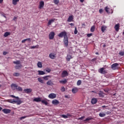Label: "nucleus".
I'll use <instances>...</instances> for the list:
<instances>
[{"mask_svg":"<svg viewBox=\"0 0 124 124\" xmlns=\"http://www.w3.org/2000/svg\"><path fill=\"white\" fill-rule=\"evenodd\" d=\"M84 0H80V2H84Z\"/></svg>","mask_w":124,"mask_h":124,"instance_id":"680f3d73","label":"nucleus"},{"mask_svg":"<svg viewBox=\"0 0 124 124\" xmlns=\"http://www.w3.org/2000/svg\"><path fill=\"white\" fill-rule=\"evenodd\" d=\"M16 90H17V91H18V92H22L23 91V88L20 86H17V87L16 88Z\"/></svg>","mask_w":124,"mask_h":124,"instance_id":"72a5a7b5","label":"nucleus"},{"mask_svg":"<svg viewBox=\"0 0 124 124\" xmlns=\"http://www.w3.org/2000/svg\"><path fill=\"white\" fill-rule=\"evenodd\" d=\"M16 19H17V17L16 16H14V17L13 18L14 21H15Z\"/></svg>","mask_w":124,"mask_h":124,"instance_id":"13d9d810","label":"nucleus"},{"mask_svg":"<svg viewBox=\"0 0 124 124\" xmlns=\"http://www.w3.org/2000/svg\"><path fill=\"white\" fill-rule=\"evenodd\" d=\"M104 68H101L99 69V73H101V74H106L107 73V70H104Z\"/></svg>","mask_w":124,"mask_h":124,"instance_id":"20e7f679","label":"nucleus"},{"mask_svg":"<svg viewBox=\"0 0 124 124\" xmlns=\"http://www.w3.org/2000/svg\"><path fill=\"white\" fill-rule=\"evenodd\" d=\"M61 116H62V118H64V119H67L68 118L67 115H65L64 114H62Z\"/></svg>","mask_w":124,"mask_h":124,"instance_id":"a18cd8bd","label":"nucleus"},{"mask_svg":"<svg viewBox=\"0 0 124 124\" xmlns=\"http://www.w3.org/2000/svg\"><path fill=\"white\" fill-rule=\"evenodd\" d=\"M11 33L10 32H5L3 35L4 37H7V36L10 35Z\"/></svg>","mask_w":124,"mask_h":124,"instance_id":"4be33fe9","label":"nucleus"},{"mask_svg":"<svg viewBox=\"0 0 124 124\" xmlns=\"http://www.w3.org/2000/svg\"><path fill=\"white\" fill-rule=\"evenodd\" d=\"M59 37H61L62 38V37H67V33H66V31H62L60 33L58 34Z\"/></svg>","mask_w":124,"mask_h":124,"instance_id":"7ed1b4c3","label":"nucleus"},{"mask_svg":"<svg viewBox=\"0 0 124 124\" xmlns=\"http://www.w3.org/2000/svg\"><path fill=\"white\" fill-rule=\"evenodd\" d=\"M103 47H106V45H104L103 46Z\"/></svg>","mask_w":124,"mask_h":124,"instance_id":"774afa93","label":"nucleus"},{"mask_svg":"<svg viewBox=\"0 0 124 124\" xmlns=\"http://www.w3.org/2000/svg\"><path fill=\"white\" fill-rule=\"evenodd\" d=\"M55 19H50L48 21V22L47 23V26H50L51 25L52 23H54L55 22Z\"/></svg>","mask_w":124,"mask_h":124,"instance_id":"6ab92c4d","label":"nucleus"},{"mask_svg":"<svg viewBox=\"0 0 124 124\" xmlns=\"http://www.w3.org/2000/svg\"><path fill=\"white\" fill-rule=\"evenodd\" d=\"M7 54V52L6 51H4L3 53V55H4V56H5V55H6Z\"/></svg>","mask_w":124,"mask_h":124,"instance_id":"6e6d98bb","label":"nucleus"},{"mask_svg":"<svg viewBox=\"0 0 124 124\" xmlns=\"http://www.w3.org/2000/svg\"><path fill=\"white\" fill-rule=\"evenodd\" d=\"M59 82L61 84H66L67 83V80L65 79L64 80H60Z\"/></svg>","mask_w":124,"mask_h":124,"instance_id":"c85d7f7f","label":"nucleus"},{"mask_svg":"<svg viewBox=\"0 0 124 124\" xmlns=\"http://www.w3.org/2000/svg\"><path fill=\"white\" fill-rule=\"evenodd\" d=\"M61 92H62V93H63L64 92H65V88H64V87H62L61 88Z\"/></svg>","mask_w":124,"mask_h":124,"instance_id":"c03bdc74","label":"nucleus"},{"mask_svg":"<svg viewBox=\"0 0 124 124\" xmlns=\"http://www.w3.org/2000/svg\"><path fill=\"white\" fill-rule=\"evenodd\" d=\"M105 107H106V106H102V108H105Z\"/></svg>","mask_w":124,"mask_h":124,"instance_id":"e2e57ef3","label":"nucleus"},{"mask_svg":"<svg viewBox=\"0 0 124 124\" xmlns=\"http://www.w3.org/2000/svg\"><path fill=\"white\" fill-rule=\"evenodd\" d=\"M2 111L3 112V113H4V114H10V113L11 112V109L6 108L2 109Z\"/></svg>","mask_w":124,"mask_h":124,"instance_id":"9d476101","label":"nucleus"},{"mask_svg":"<svg viewBox=\"0 0 124 124\" xmlns=\"http://www.w3.org/2000/svg\"><path fill=\"white\" fill-rule=\"evenodd\" d=\"M106 30V27H105V26H103L101 27V31L103 32H104V31H105V30Z\"/></svg>","mask_w":124,"mask_h":124,"instance_id":"e433bc0d","label":"nucleus"},{"mask_svg":"<svg viewBox=\"0 0 124 124\" xmlns=\"http://www.w3.org/2000/svg\"><path fill=\"white\" fill-rule=\"evenodd\" d=\"M46 85H47V86H53V85H54V83H53V81H52V80H49L46 82Z\"/></svg>","mask_w":124,"mask_h":124,"instance_id":"dca6fc26","label":"nucleus"},{"mask_svg":"<svg viewBox=\"0 0 124 124\" xmlns=\"http://www.w3.org/2000/svg\"><path fill=\"white\" fill-rule=\"evenodd\" d=\"M11 87L12 88V89H13V88H15L16 89H17V88L18 87V85H17L16 84L12 83L11 85Z\"/></svg>","mask_w":124,"mask_h":124,"instance_id":"393cba45","label":"nucleus"},{"mask_svg":"<svg viewBox=\"0 0 124 124\" xmlns=\"http://www.w3.org/2000/svg\"><path fill=\"white\" fill-rule=\"evenodd\" d=\"M38 81L40 83H42V84H44V81H43V79H42L41 78H38Z\"/></svg>","mask_w":124,"mask_h":124,"instance_id":"c9c22d12","label":"nucleus"},{"mask_svg":"<svg viewBox=\"0 0 124 124\" xmlns=\"http://www.w3.org/2000/svg\"><path fill=\"white\" fill-rule=\"evenodd\" d=\"M67 117H72V115H71V114H70V113H67Z\"/></svg>","mask_w":124,"mask_h":124,"instance_id":"603ef678","label":"nucleus"},{"mask_svg":"<svg viewBox=\"0 0 124 124\" xmlns=\"http://www.w3.org/2000/svg\"><path fill=\"white\" fill-rule=\"evenodd\" d=\"M48 97L51 99H54V98H56V97H57V94L54 93H51L48 95Z\"/></svg>","mask_w":124,"mask_h":124,"instance_id":"423d86ee","label":"nucleus"},{"mask_svg":"<svg viewBox=\"0 0 124 124\" xmlns=\"http://www.w3.org/2000/svg\"><path fill=\"white\" fill-rule=\"evenodd\" d=\"M114 29L116 31H119V30H120V24H116L114 27Z\"/></svg>","mask_w":124,"mask_h":124,"instance_id":"f3484780","label":"nucleus"},{"mask_svg":"<svg viewBox=\"0 0 124 124\" xmlns=\"http://www.w3.org/2000/svg\"><path fill=\"white\" fill-rule=\"evenodd\" d=\"M3 2V0H0V3Z\"/></svg>","mask_w":124,"mask_h":124,"instance_id":"bf43d9fd","label":"nucleus"},{"mask_svg":"<svg viewBox=\"0 0 124 124\" xmlns=\"http://www.w3.org/2000/svg\"><path fill=\"white\" fill-rule=\"evenodd\" d=\"M61 76L62 78L66 77V76H68V73L66 71H63Z\"/></svg>","mask_w":124,"mask_h":124,"instance_id":"0eeeda50","label":"nucleus"},{"mask_svg":"<svg viewBox=\"0 0 124 124\" xmlns=\"http://www.w3.org/2000/svg\"><path fill=\"white\" fill-rule=\"evenodd\" d=\"M46 72H48V73H50V72H51V70L50 69V68H47L46 69Z\"/></svg>","mask_w":124,"mask_h":124,"instance_id":"de8ad7c7","label":"nucleus"},{"mask_svg":"<svg viewBox=\"0 0 124 124\" xmlns=\"http://www.w3.org/2000/svg\"><path fill=\"white\" fill-rule=\"evenodd\" d=\"M44 7V1H40V3L39 5V9H41L42 8H43Z\"/></svg>","mask_w":124,"mask_h":124,"instance_id":"9b49d317","label":"nucleus"},{"mask_svg":"<svg viewBox=\"0 0 124 124\" xmlns=\"http://www.w3.org/2000/svg\"><path fill=\"white\" fill-rule=\"evenodd\" d=\"M82 26H86V25H85V23H84V24H82Z\"/></svg>","mask_w":124,"mask_h":124,"instance_id":"338daca9","label":"nucleus"},{"mask_svg":"<svg viewBox=\"0 0 124 124\" xmlns=\"http://www.w3.org/2000/svg\"><path fill=\"white\" fill-rule=\"evenodd\" d=\"M54 37H55V32H51L49 34V39H54Z\"/></svg>","mask_w":124,"mask_h":124,"instance_id":"1a4fd4ad","label":"nucleus"},{"mask_svg":"<svg viewBox=\"0 0 124 124\" xmlns=\"http://www.w3.org/2000/svg\"><path fill=\"white\" fill-rule=\"evenodd\" d=\"M99 117H101V118H103V117H105L106 116V114L105 113H100L99 114Z\"/></svg>","mask_w":124,"mask_h":124,"instance_id":"2f4dec72","label":"nucleus"},{"mask_svg":"<svg viewBox=\"0 0 124 124\" xmlns=\"http://www.w3.org/2000/svg\"><path fill=\"white\" fill-rule=\"evenodd\" d=\"M119 54L120 55V56H124V51H120Z\"/></svg>","mask_w":124,"mask_h":124,"instance_id":"37998d69","label":"nucleus"},{"mask_svg":"<svg viewBox=\"0 0 124 124\" xmlns=\"http://www.w3.org/2000/svg\"><path fill=\"white\" fill-rule=\"evenodd\" d=\"M95 30V26L93 25V26L91 27L90 31H91L92 32H93V31H94V30Z\"/></svg>","mask_w":124,"mask_h":124,"instance_id":"473e14b6","label":"nucleus"},{"mask_svg":"<svg viewBox=\"0 0 124 124\" xmlns=\"http://www.w3.org/2000/svg\"><path fill=\"white\" fill-rule=\"evenodd\" d=\"M20 0H13L12 3L14 5H16L17 4V2H19Z\"/></svg>","mask_w":124,"mask_h":124,"instance_id":"bb28decb","label":"nucleus"},{"mask_svg":"<svg viewBox=\"0 0 124 124\" xmlns=\"http://www.w3.org/2000/svg\"><path fill=\"white\" fill-rule=\"evenodd\" d=\"M55 4H59L60 1L59 0H53Z\"/></svg>","mask_w":124,"mask_h":124,"instance_id":"ea45409f","label":"nucleus"},{"mask_svg":"<svg viewBox=\"0 0 124 124\" xmlns=\"http://www.w3.org/2000/svg\"><path fill=\"white\" fill-rule=\"evenodd\" d=\"M95 61V59H93V60H92V61H93V62H94Z\"/></svg>","mask_w":124,"mask_h":124,"instance_id":"69168bd1","label":"nucleus"},{"mask_svg":"<svg viewBox=\"0 0 124 124\" xmlns=\"http://www.w3.org/2000/svg\"><path fill=\"white\" fill-rule=\"evenodd\" d=\"M71 59H73V57H72V56H71L69 54H68L66 58V60L67 62H70V60H71Z\"/></svg>","mask_w":124,"mask_h":124,"instance_id":"ddd939ff","label":"nucleus"},{"mask_svg":"<svg viewBox=\"0 0 124 124\" xmlns=\"http://www.w3.org/2000/svg\"><path fill=\"white\" fill-rule=\"evenodd\" d=\"M24 92L25 93H30L32 92V89H25L24 90Z\"/></svg>","mask_w":124,"mask_h":124,"instance_id":"f8f14e48","label":"nucleus"},{"mask_svg":"<svg viewBox=\"0 0 124 124\" xmlns=\"http://www.w3.org/2000/svg\"><path fill=\"white\" fill-rule=\"evenodd\" d=\"M27 39V41L28 40V41L31 42V38H27V39Z\"/></svg>","mask_w":124,"mask_h":124,"instance_id":"4d7b16f0","label":"nucleus"},{"mask_svg":"<svg viewBox=\"0 0 124 124\" xmlns=\"http://www.w3.org/2000/svg\"><path fill=\"white\" fill-rule=\"evenodd\" d=\"M81 84H82V81H81V80H78L77 83V85L80 86V85H81Z\"/></svg>","mask_w":124,"mask_h":124,"instance_id":"58836bf2","label":"nucleus"},{"mask_svg":"<svg viewBox=\"0 0 124 124\" xmlns=\"http://www.w3.org/2000/svg\"><path fill=\"white\" fill-rule=\"evenodd\" d=\"M26 41H27V39H24L22 41V43H24V42H26Z\"/></svg>","mask_w":124,"mask_h":124,"instance_id":"864d4df0","label":"nucleus"},{"mask_svg":"<svg viewBox=\"0 0 124 124\" xmlns=\"http://www.w3.org/2000/svg\"><path fill=\"white\" fill-rule=\"evenodd\" d=\"M39 46L36 45V46H33L31 47V49H35V48H38Z\"/></svg>","mask_w":124,"mask_h":124,"instance_id":"79ce46f5","label":"nucleus"},{"mask_svg":"<svg viewBox=\"0 0 124 124\" xmlns=\"http://www.w3.org/2000/svg\"><path fill=\"white\" fill-rule=\"evenodd\" d=\"M119 65V63H114L111 65V68H115V67H117Z\"/></svg>","mask_w":124,"mask_h":124,"instance_id":"a878e982","label":"nucleus"},{"mask_svg":"<svg viewBox=\"0 0 124 124\" xmlns=\"http://www.w3.org/2000/svg\"><path fill=\"white\" fill-rule=\"evenodd\" d=\"M10 97H12L13 98H16V99L17 100H15L14 99H8L7 101V102H9V103H16L17 105H20V104H21L23 102L21 100H20L19 97H16L14 95H10Z\"/></svg>","mask_w":124,"mask_h":124,"instance_id":"f257e3e1","label":"nucleus"},{"mask_svg":"<svg viewBox=\"0 0 124 124\" xmlns=\"http://www.w3.org/2000/svg\"><path fill=\"white\" fill-rule=\"evenodd\" d=\"M49 57L51 60H55V59H56V54H55L54 53H51L49 54Z\"/></svg>","mask_w":124,"mask_h":124,"instance_id":"6e6552de","label":"nucleus"},{"mask_svg":"<svg viewBox=\"0 0 124 124\" xmlns=\"http://www.w3.org/2000/svg\"><path fill=\"white\" fill-rule=\"evenodd\" d=\"M27 118V116H23L20 118L21 120H23L25 118Z\"/></svg>","mask_w":124,"mask_h":124,"instance_id":"5fc2aeb1","label":"nucleus"},{"mask_svg":"<svg viewBox=\"0 0 124 124\" xmlns=\"http://www.w3.org/2000/svg\"><path fill=\"white\" fill-rule=\"evenodd\" d=\"M75 34H77L78 33V31H77V28L75 27V31H74Z\"/></svg>","mask_w":124,"mask_h":124,"instance_id":"49530a36","label":"nucleus"},{"mask_svg":"<svg viewBox=\"0 0 124 124\" xmlns=\"http://www.w3.org/2000/svg\"><path fill=\"white\" fill-rule=\"evenodd\" d=\"M99 12L100 14H101L103 12V10L102 9H101L99 10Z\"/></svg>","mask_w":124,"mask_h":124,"instance_id":"8fccbe9b","label":"nucleus"},{"mask_svg":"<svg viewBox=\"0 0 124 124\" xmlns=\"http://www.w3.org/2000/svg\"><path fill=\"white\" fill-rule=\"evenodd\" d=\"M13 63H14L15 64H16L15 67V68L16 69H20V68H22V65L21 64V61L17 60L16 61H14L13 62Z\"/></svg>","mask_w":124,"mask_h":124,"instance_id":"f03ea898","label":"nucleus"},{"mask_svg":"<svg viewBox=\"0 0 124 124\" xmlns=\"http://www.w3.org/2000/svg\"><path fill=\"white\" fill-rule=\"evenodd\" d=\"M37 66L39 68H42V63L41 62H39L37 63Z\"/></svg>","mask_w":124,"mask_h":124,"instance_id":"7c9ffc66","label":"nucleus"},{"mask_svg":"<svg viewBox=\"0 0 124 124\" xmlns=\"http://www.w3.org/2000/svg\"><path fill=\"white\" fill-rule=\"evenodd\" d=\"M91 103L92 104H96V103H97V99L96 98H93L92 99Z\"/></svg>","mask_w":124,"mask_h":124,"instance_id":"2eb2a0df","label":"nucleus"},{"mask_svg":"<svg viewBox=\"0 0 124 124\" xmlns=\"http://www.w3.org/2000/svg\"><path fill=\"white\" fill-rule=\"evenodd\" d=\"M105 10L107 13H110V12H109V8H108V6L105 7Z\"/></svg>","mask_w":124,"mask_h":124,"instance_id":"a19ab883","label":"nucleus"},{"mask_svg":"<svg viewBox=\"0 0 124 124\" xmlns=\"http://www.w3.org/2000/svg\"><path fill=\"white\" fill-rule=\"evenodd\" d=\"M70 26H74V24H73V23H70Z\"/></svg>","mask_w":124,"mask_h":124,"instance_id":"052dcab7","label":"nucleus"},{"mask_svg":"<svg viewBox=\"0 0 124 124\" xmlns=\"http://www.w3.org/2000/svg\"><path fill=\"white\" fill-rule=\"evenodd\" d=\"M92 35H93V34L92 33H89L87 34L88 37H91V36H92Z\"/></svg>","mask_w":124,"mask_h":124,"instance_id":"3c124183","label":"nucleus"},{"mask_svg":"<svg viewBox=\"0 0 124 124\" xmlns=\"http://www.w3.org/2000/svg\"><path fill=\"white\" fill-rule=\"evenodd\" d=\"M72 92L73 93H76L78 92V88H73L72 90Z\"/></svg>","mask_w":124,"mask_h":124,"instance_id":"5701e85b","label":"nucleus"},{"mask_svg":"<svg viewBox=\"0 0 124 124\" xmlns=\"http://www.w3.org/2000/svg\"><path fill=\"white\" fill-rule=\"evenodd\" d=\"M84 118H85V116H81L80 118H78V120L80 121H82V120H83V119H84Z\"/></svg>","mask_w":124,"mask_h":124,"instance_id":"09e8293b","label":"nucleus"},{"mask_svg":"<svg viewBox=\"0 0 124 124\" xmlns=\"http://www.w3.org/2000/svg\"><path fill=\"white\" fill-rule=\"evenodd\" d=\"M98 94H99L100 97H104V93L102 91H99Z\"/></svg>","mask_w":124,"mask_h":124,"instance_id":"aec40b11","label":"nucleus"},{"mask_svg":"<svg viewBox=\"0 0 124 124\" xmlns=\"http://www.w3.org/2000/svg\"><path fill=\"white\" fill-rule=\"evenodd\" d=\"M33 101H35V102H40V101H41V98L40 97L35 98L33 99Z\"/></svg>","mask_w":124,"mask_h":124,"instance_id":"412c9836","label":"nucleus"},{"mask_svg":"<svg viewBox=\"0 0 124 124\" xmlns=\"http://www.w3.org/2000/svg\"><path fill=\"white\" fill-rule=\"evenodd\" d=\"M73 16H69L68 19H67V22H72L73 21Z\"/></svg>","mask_w":124,"mask_h":124,"instance_id":"a211bd4d","label":"nucleus"},{"mask_svg":"<svg viewBox=\"0 0 124 124\" xmlns=\"http://www.w3.org/2000/svg\"><path fill=\"white\" fill-rule=\"evenodd\" d=\"M1 110H2V108L0 107V111H1Z\"/></svg>","mask_w":124,"mask_h":124,"instance_id":"0e129e2a","label":"nucleus"},{"mask_svg":"<svg viewBox=\"0 0 124 124\" xmlns=\"http://www.w3.org/2000/svg\"><path fill=\"white\" fill-rule=\"evenodd\" d=\"M91 120H92V118L88 117V118H86L85 120H84V122L86 124V122H89V121H91Z\"/></svg>","mask_w":124,"mask_h":124,"instance_id":"4c0bfd02","label":"nucleus"},{"mask_svg":"<svg viewBox=\"0 0 124 124\" xmlns=\"http://www.w3.org/2000/svg\"><path fill=\"white\" fill-rule=\"evenodd\" d=\"M13 76L15 77H19V76H21V74L19 73H15L13 74Z\"/></svg>","mask_w":124,"mask_h":124,"instance_id":"c756f323","label":"nucleus"},{"mask_svg":"<svg viewBox=\"0 0 124 124\" xmlns=\"http://www.w3.org/2000/svg\"><path fill=\"white\" fill-rule=\"evenodd\" d=\"M43 78L46 81H48V80H49V78H51V76H46L44 77Z\"/></svg>","mask_w":124,"mask_h":124,"instance_id":"b1692460","label":"nucleus"},{"mask_svg":"<svg viewBox=\"0 0 124 124\" xmlns=\"http://www.w3.org/2000/svg\"><path fill=\"white\" fill-rule=\"evenodd\" d=\"M41 101L42 103H43L45 105H48V102H47V101H46L45 100H41Z\"/></svg>","mask_w":124,"mask_h":124,"instance_id":"f704fd0d","label":"nucleus"},{"mask_svg":"<svg viewBox=\"0 0 124 124\" xmlns=\"http://www.w3.org/2000/svg\"><path fill=\"white\" fill-rule=\"evenodd\" d=\"M38 75H44L45 74V72H44L43 71H38Z\"/></svg>","mask_w":124,"mask_h":124,"instance_id":"cd10ccee","label":"nucleus"},{"mask_svg":"<svg viewBox=\"0 0 124 124\" xmlns=\"http://www.w3.org/2000/svg\"><path fill=\"white\" fill-rule=\"evenodd\" d=\"M52 104H54V105H58L60 103V102L57 99H54L52 100Z\"/></svg>","mask_w":124,"mask_h":124,"instance_id":"4468645a","label":"nucleus"},{"mask_svg":"<svg viewBox=\"0 0 124 124\" xmlns=\"http://www.w3.org/2000/svg\"><path fill=\"white\" fill-rule=\"evenodd\" d=\"M63 42L65 46L66 47H67V46H68V37H66L64 38Z\"/></svg>","mask_w":124,"mask_h":124,"instance_id":"39448f33","label":"nucleus"}]
</instances>
